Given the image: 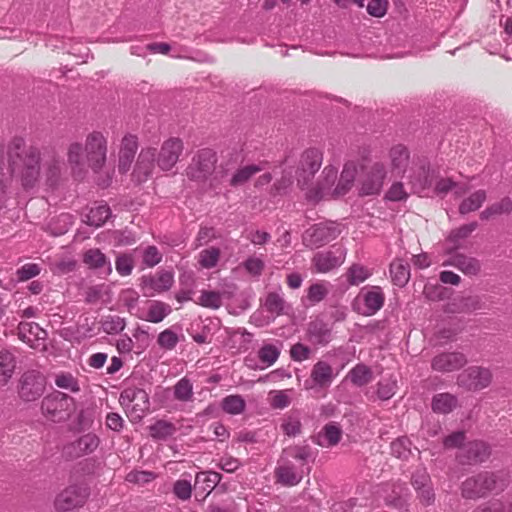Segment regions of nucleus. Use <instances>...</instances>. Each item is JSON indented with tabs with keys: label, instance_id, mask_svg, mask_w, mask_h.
Wrapping results in <instances>:
<instances>
[{
	"label": "nucleus",
	"instance_id": "63",
	"mask_svg": "<svg viewBox=\"0 0 512 512\" xmlns=\"http://www.w3.org/2000/svg\"><path fill=\"white\" fill-rule=\"evenodd\" d=\"M143 263L147 267H154L162 260V254L156 246H148L143 250Z\"/></svg>",
	"mask_w": 512,
	"mask_h": 512
},
{
	"label": "nucleus",
	"instance_id": "38",
	"mask_svg": "<svg viewBox=\"0 0 512 512\" xmlns=\"http://www.w3.org/2000/svg\"><path fill=\"white\" fill-rule=\"evenodd\" d=\"M176 431V426L166 420H157L154 424L149 426L150 435L155 440H166Z\"/></svg>",
	"mask_w": 512,
	"mask_h": 512
},
{
	"label": "nucleus",
	"instance_id": "64",
	"mask_svg": "<svg viewBox=\"0 0 512 512\" xmlns=\"http://www.w3.org/2000/svg\"><path fill=\"white\" fill-rule=\"evenodd\" d=\"M265 307L271 313L280 314L284 309V300L277 293H269L266 297Z\"/></svg>",
	"mask_w": 512,
	"mask_h": 512
},
{
	"label": "nucleus",
	"instance_id": "25",
	"mask_svg": "<svg viewBox=\"0 0 512 512\" xmlns=\"http://www.w3.org/2000/svg\"><path fill=\"white\" fill-rule=\"evenodd\" d=\"M357 175V166L354 162L345 163L337 185L333 188L332 197L347 194L353 187Z\"/></svg>",
	"mask_w": 512,
	"mask_h": 512
},
{
	"label": "nucleus",
	"instance_id": "27",
	"mask_svg": "<svg viewBox=\"0 0 512 512\" xmlns=\"http://www.w3.org/2000/svg\"><path fill=\"white\" fill-rule=\"evenodd\" d=\"M83 263L90 269H103L104 275H110L112 272L110 261L97 248H91L83 254Z\"/></svg>",
	"mask_w": 512,
	"mask_h": 512
},
{
	"label": "nucleus",
	"instance_id": "32",
	"mask_svg": "<svg viewBox=\"0 0 512 512\" xmlns=\"http://www.w3.org/2000/svg\"><path fill=\"white\" fill-rule=\"evenodd\" d=\"M457 404L456 396L450 393H439L432 399V410L436 413L448 414L456 408Z\"/></svg>",
	"mask_w": 512,
	"mask_h": 512
},
{
	"label": "nucleus",
	"instance_id": "2",
	"mask_svg": "<svg viewBox=\"0 0 512 512\" xmlns=\"http://www.w3.org/2000/svg\"><path fill=\"white\" fill-rule=\"evenodd\" d=\"M67 164L73 175H81L86 167L94 173L101 172L108 160V139L101 131H92L84 143L70 142L66 151Z\"/></svg>",
	"mask_w": 512,
	"mask_h": 512
},
{
	"label": "nucleus",
	"instance_id": "56",
	"mask_svg": "<svg viewBox=\"0 0 512 512\" xmlns=\"http://www.w3.org/2000/svg\"><path fill=\"white\" fill-rule=\"evenodd\" d=\"M55 384L59 388L67 389L74 393L80 391L77 379L70 373L58 374L55 378Z\"/></svg>",
	"mask_w": 512,
	"mask_h": 512
},
{
	"label": "nucleus",
	"instance_id": "3",
	"mask_svg": "<svg viewBox=\"0 0 512 512\" xmlns=\"http://www.w3.org/2000/svg\"><path fill=\"white\" fill-rule=\"evenodd\" d=\"M507 485L508 479L505 473L484 471L465 479L460 490L463 498L476 500L493 492H501Z\"/></svg>",
	"mask_w": 512,
	"mask_h": 512
},
{
	"label": "nucleus",
	"instance_id": "61",
	"mask_svg": "<svg viewBox=\"0 0 512 512\" xmlns=\"http://www.w3.org/2000/svg\"><path fill=\"white\" fill-rule=\"evenodd\" d=\"M270 395V405L275 409H284L291 403V398L288 394V391H273L270 393Z\"/></svg>",
	"mask_w": 512,
	"mask_h": 512
},
{
	"label": "nucleus",
	"instance_id": "59",
	"mask_svg": "<svg viewBox=\"0 0 512 512\" xmlns=\"http://www.w3.org/2000/svg\"><path fill=\"white\" fill-rule=\"evenodd\" d=\"M156 474L151 471L133 470L126 475V481L134 484H146L153 481Z\"/></svg>",
	"mask_w": 512,
	"mask_h": 512
},
{
	"label": "nucleus",
	"instance_id": "19",
	"mask_svg": "<svg viewBox=\"0 0 512 512\" xmlns=\"http://www.w3.org/2000/svg\"><path fill=\"white\" fill-rule=\"evenodd\" d=\"M467 363L466 356L460 352H442L431 360L432 370L448 373L462 368Z\"/></svg>",
	"mask_w": 512,
	"mask_h": 512
},
{
	"label": "nucleus",
	"instance_id": "1",
	"mask_svg": "<svg viewBox=\"0 0 512 512\" xmlns=\"http://www.w3.org/2000/svg\"><path fill=\"white\" fill-rule=\"evenodd\" d=\"M41 151L35 145H27L24 139H12L6 150L0 149V174L8 180L16 174L24 189L34 188L41 176Z\"/></svg>",
	"mask_w": 512,
	"mask_h": 512
},
{
	"label": "nucleus",
	"instance_id": "9",
	"mask_svg": "<svg viewBox=\"0 0 512 512\" xmlns=\"http://www.w3.org/2000/svg\"><path fill=\"white\" fill-rule=\"evenodd\" d=\"M492 382V373L488 368L471 366L457 376V385L467 391H479L487 388Z\"/></svg>",
	"mask_w": 512,
	"mask_h": 512
},
{
	"label": "nucleus",
	"instance_id": "39",
	"mask_svg": "<svg viewBox=\"0 0 512 512\" xmlns=\"http://www.w3.org/2000/svg\"><path fill=\"white\" fill-rule=\"evenodd\" d=\"M390 273L395 285L403 287L410 278V269L402 260H395L390 264Z\"/></svg>",
	"mask_w": 512,
	"mask_h": 512
},
{
	"label": "nucleus",
	"instance_id": "60",
	"mask_svg": "<svg viewBox=\"0 0 512 512\" xmlns=\"http://www.w3.org/2000/svg\"><path fill=\"white\" fill-rule=\"evenodd\" d=\"M134 264L131 255L123 254L117 257L115 262L116 271L121 276H128L132 273Z\"/></svg>",
	"mask_w": 512,
	"mask_h": 512
},
{
	"label": "nucleus",
	"instance_id": "37",
	"mask_svg": "<svg viewBox=\"0 0 512 512\" xmlns=\"http://www.w3.org/2000/svg\"><path fill=\"white\" fill-rule=\"evenodd\" d=\"M512 211V200L509 197H504L500 201L488 206L480 213L482 220H489L490 218L498 215L509 214Z\"/></svg>",
	"mask_w": 512,
	"mask_h": 512
},
{
	"label": "nucleus",
	"instance_id": "13",
	"mask_svg": "<svg viewBox=\"0 0 512 512\" xmlns=\"http://www.w3.org/2000/svg\"><path fill=\"white\" fill-rule=\"evenodd\" d=\"M184 149L183 141L177 137L165 140L156 155L157 165L163 171L171 170L178 162Z\"/></svg>",
	"mask_w": 512,
	"mask_h": 512
},
{
	"label": "nucleus",
	"instance_id": "53",
	"mask_svg": "<svg viewBox=\"0 0 512 512\" xmlns=\"http://www.w3.org/2000/svg\"><path fill=\"white\" fill-rule=\"evenodd\" d=\"M221 479H222V475L218 472H214V471L200 472L196 475L195 487H197V485L200 482H203L206 484V487H204L203 490H208V492H210L215 488V486L217 484H219Z\"/></svg>",
	"mask_w": 512,
	"mask_h": 512
},
{
	"label": "nucleus",
	"instance_id": "10",
	"mask_svg": "<svg viewBox=\"0 0 512 512\" xmlns=\"http://www.w3.org/2000/svg\"><path fill=\"white\" fill-rule=\"evenodd\" d=\"M120 403L135 419H141L149 410L150 402L147 392L137 387H126L120 395Z\"/></svg>",
	"mask_w": 512,
	"mask_h": 512
},
{
	"label": "nucleus",
	"instance_id": "51",
	"mask_svg": "<svg viewBox=\"0 0 512 512\" xmlns=\"http://www.w3.org/2000/svg\"><path fill=\"white\" fill-rule=\"evenodd\" d=\"M371 272L363 265L353 264L347 271V281L351 285H359L364 282L369 276Z\"/></svg>",
	"mask_w": 512,
	"mask_h": 512
},
{
	"label": "nucleus",
	"instance_id": "15",
	"mask_svg": "<svg viewBox=\"0 0 512 512\" xmlns=\"http://www.w3.org/2000/svg\"><path fill=\"white\" fill-rule=\"evenodd\" d=\"M138 148L136 135L127 133L121 138L117 154V169L120 174H126L131 169Z\"/></svg>",
	"mask_w": 512,
	"mask_h": 512
},
{
	"label": "nucleus",
	"instance_id": "33",
	"mask_svg": "<svg viewBox=\"0 0 512 512\" xmlns=\"http://www.w3.org/2000/svg\"><path fill=\"white\" fill-rule=\"evenodd\" d=\"M111 216V210L108 205H97L91 207L89 212L85 215L83 222L89 226L100 227Z\"/></svg>",
	"mask_w": 512,
	"mask_h": 512
},
{
	"label": "nucleus",
	"instance_id": "36",
	"mask_svg": "<svg viewBox=\"0 0 512 512\" xmlns=\"http://www.w3.org/2000/svg\"><path fill=\"white\" fill-rule=\"evenodd\" d=\"M487 194L485 190H477L469 197L464 199L459 205V213L462 215L478 210L486 201Z\"/></svg>",
	"mask_w": 512,
	"mask_h": 512
},
{
	"label": "nucleus",
	"instance_id": "49",
	"mask_svg": "<svg viewBox=\"0 0 512 512\" xmlns=\"http://www.w3.org/2000/svg\"><path fill=\"white\" fill-rule=\"evenodd\" d=\"M222 409L232 415H237L245 410V400L240 395H229L222 400Z\"/></svg>",
	"mask_w": 512,
	"mask_h": 512
},
{
	"label": "nucleus",
	"instance_id": "11",
	"mask_svg": "<svg viewBox=\"0 0 512 512\" xmlns=\"http://www.w3.org/2000/svg\"><path fill=\"white\" fill-rule=\"evenodd\" d=\"M340 234L338 226L333 222L315 224L307 229L303 235L306 246H322L333 241Z\"/></svg>",
	"mask_w": 512,
	"mask_h": 512
},
{
	"label": "nucleus",
	"instance_id": "42",
	"mask_svg": "<svg viewBox=\"0 0 512 512\" xmlns=\"http://www.w3.org/2000/svg\"><path fill=\"white\" fill-rule=\"evenodd\" d=\"M174 398L180 402H190L194 398L193 383L187 377L181 378L173 387Z\"/></svg>",
	"mask_w": 512,
	"mask_h": 512
},
{
	"label": "nucleus",
	"instance_id": "40",
	"mask_svg": "<svg viewBox=\"0 0 512 512\" xmlns=\"http://www.w3.org/2000/svg\"><path fill=\"white\" fill-rule=\"evenodd\" d=\"M322 152L316 148L305 150L300 157L299 165L312 171H318L322 165Z\"/></svg>",
	"mask_w": 512,
	"mask_h": 512
},
{
	"label": "nucleus",
	"instance_id": "22",
	"mask_svg": "<svg viewBox=\"0 0 512 512\" xmlns=\"http://www.w3.org/2000/svg\"><path fill=\"white\" fill-rule=\"evenodd\" d=\"M173 282V274L169 271H161L154 276H143L141 278V284L146 295L165 292L172 287Z\"/></svg>",
	"mask_w": 512,
	"mask_h": 512
},
{
	"label": "nucleus",
	"instance_id": "58",
	"mask_svg": "<svg viewBox=\"0 0 512 512\" xmlns=\"http://www.w3.org/2000/svg\"><path fill=\"white\" fill-rule=\"evenodd\" d=\"M179 341L178 335L171 329H165L157 338L158 345L165 350H172Z\"/></svg>",
	"mask_w": 512,
	"mask_h": 512
},
{
	"label": "nucleus",
	"instance_id": "20",
	"mask_svg": "<svg viewBox=\"0 0 512 512\" xmlns=\"http://www.w3.org/2000/svg\"><path fill=\"white\" fill-rule=\"evenodd\" d=\"M490 455V447L483 441L467 443L457 455L461 464H476L485 461Z\"/></svg>",
	"mask_w": 512,
	"mask_h": 512
},
{
	"label": "nucleus",
	"instance_id": "7",
	"mask_svg": "<svg viewBox=\"0 0 512 512\" xmlns=\"http://www.w3.org/2000/svg\"><path fill=\"white\" fill-rule=\"evenodd\" d=\"M46 378L37 370L24 372L18 382V395L25 402L39 399L45 392Z\"/></svg>",
	"mask_w": 512,
	"mask_h": 512
},
{
	"label": "nucleus",
	"instance_id": "6",
	"mask_svg": "<svg viewBox=\"0 0 512 512\" xmlns=\"http://www.w3.org/2000/svg\"><path fill=\"white\" fill-rule=\"evenodd\" d=\"M216 163L217 155L212 149H201L193 156L186 175L193 181H205L214 172Z\"/></svg>",
	"mask_w": 512,
	"mask_h": 512
},
{
	"label": "nucleus",
	"instance_id": "43",
	"mask_svg": "<svg viewBox=\"0 0 512 512\" xmlns=\"http://www.w3.org/2000/svg\"><path fill=\"white\" fill-rule=\"evenodd\" d=\"M372 371L371 369L364 365V364H358L353 369L350 370L348 373V378L350 381L358 387H362L372 380Z\"/></svg>",
	"mask_w": 512,
	"mask_h": 512
},
{
	"label": "nucleus",
	"instance_id": "21",
	"mask_svg": "<svg viewBox=\"0 0 512 512\" xmlns=\"http://www.w3.org/2000/svg\"><path fill=\"white\" fill-rule=\"evenodd\" d=\"M447 255L448 258L443 262V266H453L467 276H475L481 271V263L475 257L456 253V251Z\"/></svg>",
	"mask_w": 512,
	"mask_h": 512
},
{
	"label": "nucleus",
	"instance_id": "57",
	"mask_svg": "<svg viewBox=\"0 0 512 512\" xmlns=\"http://www.w3.org/2000/svg\"><path fill=\"white\" fill-rule=\"evenodd\" d=\"M397 382L395 379H383L378 383L377 395L381 400H388L396 393Z\"/></svg>",
	"mask_w": 512,
	"mask_h": 512
},
{
	"label": "nucleus",
	"instance_id": "28",
	"mask_svg": "<svg viewBox=\"0 0 512 512\" xmlns=\"http://www.w3.org/2000/svg\"><path fill=\"white\" fill-rule=\"evenodd\" d=\"M342 437V429L335 422L327 423L316 437V443L322 447L337 445Z\"/></svg>",
	"mask_w": 512,
	"mask_h": 512
},
{
	"label": "nucleus",
	"instance_id": "29",
	"mask_svg": "<svg viewBox=\"0 0 512 512\" xmlns=\"http://www.w3.org/2000/svg\"><path fill=\"white\" fill-rule=\"evenodd\" d=\"M274 473L276 481L283 486L288 487L297 485L303 478L302 471H298L291 464H284L276 467Z\"/></svg>",
	"mask_w": 512,
	"mask_h": 512
},
{
	"label": "nucleus",
	"instance_id": "54",
	"mask_svg": "<svg viewBox=\"0 0 512 512\" xmlns=\"http://www.w3.org/2000/svg\"><path fill=\"white\" fill-rule=\"evenodd\" d=\"M198 304L211 309H218L222 305V294L218 291H202Z\"/></svg>",
	"mask_w": 512,
	"mask_h": 512
},
{
	"label": "nucleus",
	"instance_id": "50",
	"mask_svg": "<svg viewBox=\"0 0 512 512\" xmlns=\"http://www.w3.org/2000/svg\"><path fill=\"white\" fill-rule=\"evenodd\" d=\"M281 428L285 435L289 437H296L302 431V424L300 417L297 413H291L283 419Z\"/></svg>",
	"mask_w": 512,
	"mask_h": 512
},
{
	"label": "nucleus",
	"instance_id": "34",
	"mask_svg": "<svg viewBox=\"0 0 512 512\" xmlns=\"http://www.w3.org/2000/svg\"><path fill=\"white\" fill-rule=\"evenodd\" d=\"M16 367L15 356L7 350L0 351V384H6Z\"/></svg>",
	"mask_w": 512,
	"mask_h": 512
},
{
	"label": "nucleus",
	"instance_id": "48",
	"mask_svg": "<svg viewBox=\"0 0 512 512\" xmlns=\"http://www.w3.org/2000/svg\"><path fill=\"white\" fill-rule=\"evenodd\" d=\"M220 254V249L217 247L206 248L199 253L198 263L205 269L214 268L219 261Z\"/></svg>",
	"mask_w": 512,
	"mask_h": 512
},
{
	"label": "nucleus",
	"instance_id": "24",
	"mask_svg": "<svg viewBox=\"0 0 512 512\" xmlns=\"http://www.w3.org/2000/svg\"><path fill=\"white\" fill-rule=\"evenodd\" d=\"M43 167L46 182L50 186H53L59 181L65 168V164L56 152L51 151L44 159Z\"/></svg>",
	"mask_w": 512,
	"mask_h": 512
},
{
	"label": "nucleus",
	"instance_id": "18",
	"mask_svg": "<svg viewBox=\"0 0 512 512\" xmlns=\"http://www.w3.org/2000/svg\"><path fill=\"white\" fill-rule=\"evenodd\" d=\"M18 336L33 349H46L47 332L35 322H20Z\"/></svg>",
	"mask_w": 512,
	"mask_h": 512
},
{
	"label": "nucleus",
	"instance_id": "45",
	"mask_svg": "<svg viewBox=\"0 0 512 512\" xmlns=\"http://www.w3.org/2000/svg\"><path fill=\"white\" fill-rule=\"evenodd\" d=\"M170 312L171 308L168 304L160 301H153L149 306L145 320L152 323H159L169 315Z\"/></svg>",
	"mask_w": 512,
	"mask_h": 512
},
{
	"label": "nucleus",
	"instance_id": "23",
	"mask_svg": "<svg viewBox=\"0 0 512 512\" xmlns=\"http://www.w3.org/2000/svg\"><path fill=\"white\" fill-rule=\"evenodd\" d=\"M336 373L333 367L326 361L320 360L316 362L311 370L310 379L314 386L326 388L331 385Z\"/></svg>",
	"mask_w": 512,
	"mask_h": 512
},
{
	"label": "nucleus",
	"instance_id": "26",
	"mask_svg": "<svg viewBox=\"0 0 512 512\" xmlns=\"http://www.w3.org/2000/svg\"><path fill=\"white\" fill-rule=\"evenodd\" d=\"M477 226L476 222H471L452 230L446 238L447 247L445 249V253L451 254L458 250L462 246V241L465 240L477 228Z\"/></svg>",
	"mask_w": 512,
	"mask_h": 512
},
{
	"label": "nucleus",
	"instance_id": "35",
	"mask_svg": "<svg viewBox=\"0 0 512 512\" xmlns=\"http://www.w3.org/2000/svg\"><path fill=\"white\" fill-rule=\"evenodd\" d=\"M282 343L276 344L264 343L258 350V358L262 364L269 367L272 366L279 358L281 353Z\"/></svg>",
	"mask_w": 512,
	"mask_h": 512
},
{
	"label": "nucleus",
	"instance_id": "55",
	"mask_svg": "<svg viewBox=\"0 0 512 512\" xmlns=\"http://www.w3.org/2000/svg\"><path fill=\"white\" fill-rule=\"evenodd\" d=\"M329 290L325 283L317 282L312 285L307 290V299L311 304L318 303L326 298Z\"/></svg>",
	"mask_w": 512,
	"mask_h": 512
},
{
	"label": "nucleus",
	"instance_id": "8",
	"mask_svg": "<svg viewBox=\"0 0 512 512\" xmlns=\"http://www.w3.org/2000/svg\"><path fill=\"white\" fill-rule=\"evenodd\" d=\"M90 495L89 488L84 484L66 487L55 498V507L59 511H70L82 507Z\"/></svg>",
	"mask_w": 512,
	"mask_h": 512
},
{
	"label": "nucleus",
	"instance_id": "44",
	"mask_svg": "<svg viewBox=\"0 0 512 512\" xmlns=\"http://www.w3.org/2000/svg\"><path fill=\"white\" fill-rule=\"evenodd\" d=\"M263 168L260 165H247L240 169H238L230 180V185L233 187H237L246 183L249 179H251L256 173L262 171Z\"/></svg>",
	"mask_w": 512,
	"mask_h": 512
},
{
	"label": "nucleus",
	"instance_id": "5",
	"mask_svg": "<svg viewBox=\"0 0 512 512\" xmlns=\"http://www.w3.org/2000/svg\"><path fill=\"white\" fill-rule=\"evenodd\" d=\"M387 178V169L384 163L374 162L362 167L358 179V191L360 196H374L380 194Z\"/></svg>",
	"mask_w": 512,
	"mask_h": 512
},
{
	"label": "nucleus",
	"instance_id": "41",
	"mask_svg": "<svg viewBox=\"0 0 512 512\" xmlns=\"http://www.w3.org/2000/svg\"><path fill=\"white\" fill-rule=\"evenodd\" d=\"M100 326L104 333L115 335L125 329L126 320L118 315H107L101 318Z\"/></svg>",
	"mask_w": 512,
	"mask_h": 512
},
{
	"label": "nucleus",
	"instance_id": "62",
	"mask_svg": "<svg viewBox=\"0 0 512 512\" xmlns=\"http://www.w3.org/2000/svg\"><path fill=\"white\" fill-rule=\"evenodd\" d=\"M242 266L252 276H260L265 268L264 261L258 257H248Z\"/></svg>",
	"mask_w": 512,
	"mask_h": 512
},
{
	"label": "nucleus",
	"instance_id": "16",
	"mask_svg": "<svg viewBox=\"0 0 512 512\" xmlns=\"http://www.w3.org/2000/svg\"><path fill=\"white\" fill-rule=\"evenodd\" d=\"M346 252L343 248L337 247L330 250L316 253L312 258V264L318 273H327L345 261Z\"/></svg>",
	"mask_w": 512,
	"mask_h": 512
},
{
	"label": "nucleus",
	"instance_id": "14",
	"mask_svg": "<svg viewBox=\"0 0 512 512\" xmlns=\"http://www.w3.org/2000/svg\"><path fill=\"white\" fill-rule=\"evenodd\" d=\"M100 439L94 433H87L66 444L62 449V454L67 460H74L82 456L93 453L99 446Z\"/></svg>",
	"mask_w": 512,
	"mask_h": 512
},
{
	"label": "nucleus",
	"instance_id": "31",
	"mask_svg": "<svg viewBox=\"0 0 512 512\" xmlns=\"http://www.w3.org/2000/svg\"><path fill=\"white\" fill-rule=\"evenodd\" d=\"M392 171L397 174H402L406 171L409 165V151L403 145H396L389 151Z\"/></svg>",
	"mask_w": 512,
	"mask_h": 512
},
{
	"label": "nucleus",
	"instance_id": "52",
	"mask_svg": "<svg viewBox=\"0 0 512 512\" xmlns=\"http://www.w3.org/2000/svg\"><path fill=\"white\" fill-rule=\"evenodd\" d=\"M391 453L399 459H407L411 454V442L406 437L396 439L391 443Z\"/></svg>",
	"mask_w": 512,
	"mask_h": 512
},
{
	"label": "nucleus",
	"instance_id": "4",
	"mask_svg": "<svg viewBox=\"0 0 512 512\" xmlns=\"http://www.w3.org/2000/svg\"><path fill=\"white\" fill-rule=\"evenodd\" d=\"M74 411V398L60 391L46 395L41 401L43 416L55 423L68 420Z\"/></svg>",
	"mask_w": 512,
	"mask_h": 512
},
{
	"label": "nucleus",
	"instance_id": "12",
	"mask_svg": "<svg viewBox=\"0 0 512 512\" xmlns=\"http://www.w3.org/2000/svg\"><path fill=\"white\" fill-rule=\"evenodd\" d=\"M156 155V148L146 147L141 149L131 174L133 182L141 184L152 176L155 162H157Z\"/></svg>",
	"mask_w": 512,
	"mask_h": 512
},
{
	"label": "nucleus",
	"instance_id": "17",
	"mask_svg": "<svg viewBox=\"0 0 512 512\" xmlns=\"http://www.w3.org/2000/svg\"><path fill=\"white\" fill-rule=\"evenodd\" d=\"M338 171L333 166H326L315 187L307 190L306 197L309 200L319 201L326 196L332 197L333 185L337 179Z\"/></svg>",
	"mask_w": 512,
	"mask_h": 512
},
{
	"label": "nucleus",
	"instance_id": "47",
	"mask_svg": "<svg viewBox=\"0 0 512 512\" xmlns=\"http://www.w3.org/2000/svg\"><path fill=\"white\" fill-rule=\"evenodd\" d=\"M473 512H512V501L494 499L479 505Z\"/></svg>",
	"mask_w": 512,
	"mask_h": 512
},
{
	"label": "nucleus",
	"instance_id": "46",
	"mask_svg": "<svg viewBox=\"0 0 512 512\" xmlns=\"http://www.w3.org/2000/svg\"><path fill=\"white\" fill-rule=\"evenodd\" d=\"M410 184L414 193H423L431 185L428 171L424 167L419 168L411 176Z\"/></svg>",
	"mask_w": 512,
	"mask_h": 512
},
{
	"label": "nucleus",
	"instance_id": "30",
	"mask_svg": "<svg viewBox=\"0 0 512 512\" xmlns=\"http://www.w3.org/2000/svg\"><path fill=\"white\" fill-rule=\"evenodd\" d=\"M365 305L364 314L374 315L384 304L385 296L379 286H373L369 291L362 294Z\"/></svg>",
	"mask_w": 512,
	"mask_h": 512
}]
</instances>
